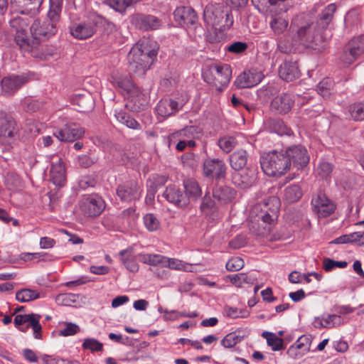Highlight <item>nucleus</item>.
<instances>
[{
  "instance_id": "42",
  "label": "nucleus",
  "mask_w": 364,
  "mask_h": 364,
  "mask_svg": "<svg viewBox=\"0 0 364 364\" xmlns=\"http://www.w3.org/2000/svg\"><path fill=\"white\" fill-rule=\"evenodd\" d=\"M115 117L119 122H120L122 124H124L125 126L130 129H141L140 124L124 111L121 110L118 112H116Z\"/></svg>"
},
{
  "instance_id": "63",
  "label": "nucleus",
  "mask_w": 364,
  "mask_h": 364,
  "mask_svg": "<svg viewBox=\"0 0 364 364\" xmlns=\"http://www.w3.org/2000/svg\"><path fill=\"white\" fill-rule=\"evenodd\" d=\"M331 86L332 82L330 79H323L317 86L318 92L323 97H326L329 94V90Z\"/></svg>"
},
{
  "instance_id": "44",
  "label": "nucleus",
  "mask_w": 364,
  "mask_h": 364,
  "mask_svg": "<svg viewBox=\"0 0 364 364\" xmlns=\"http://www.w3.org/2000/svg\"><path fill=\"white\" fill-rule=\"evenodd\" d=\"M262 336L267 340L268 346H271L273 350L277 351L284 349L283 340L276 334L264 331L262 333Z\"/></svg>"
},
{
  "instance_id": "61",
  "label": "nucleus",
  "mask_w": 364,
  "mask_h": 364,
  "mask_svg": "<svg viewBox=\"0 0 364 364\" xmlns=\"http://www.w3.org/2000/svg\"><path fill=\"white\" fill-rule=\"evenodd\" d=\"M316 170L318 175L325 178L328 177L331 173L333 171V166L328 162L322 161L318 164Z\"/></svg>"
},
{
  "instance_id": "2",
  "label": "nucleus",
  "mask_w": 364,
  "mask_h": 364,
  "mask_svg": "<svg viewBox=\"0 0 364 364\" xmlns=\"http://www.w3.org/2000/svg\"><path fill=\"white\" fill-rule=\"evenodd\" d=\"M292 25L297 28L295 38L304 45L316 49V46L321 41L322 36L314 18L308 14H300L294 18Z\"/></svg>"
},
{
  "instance_id": "16",
  "label": "nucleus",
  "mask_w": 364,
  "mask_h": 364,
  "mask_svg": "<svg viewBox=\"0 0 364 364\" xmlns=\"http://www.w3.org/2000/svg\"><path fill=\"white\" fill-rule=\"evenodd\" d=\"M257 175V171L254 168H247L242 172L235 171L232 175V181L235 186L247 188L255 183Z\"/></svg>"
},
{
  "instance_id": "59",
  "label": "nucleus",
  "mask_w": 364,
  "mask_h": 364,
  "mask_svg": "<svg viewBox=\"0 0 364 364\" xmlns=\"http://www.w3.org/2000/svg\"><path fill=\"white\" fill-rule=\"evenodd\" d=\"M244 267V261L241 257H235L231 258L226 263V269L228 271H239Z\"/></svg>"
},
{
  "instance_id": "48",
  "label": "nucleus",
  "mask_w": 364,
  "mask_h": 364,
  "mask_svg": "<svg viewBox=\"0 0 364 364\" xmlns=\"http://www.w3.org/2000/svg\"><path fill=\"white\" fill-rule=\"evenodd\" d=\"M138 257L139 259L144 264L162 267L164 256L155 254H139Z\"/></svg>"
},
{
  "instance_id": "43",
  "label": "nucleus",
  "mask_w": 364,
  "mask_h": 364,
  "mask_svg": "<svg viewBox=\"0 0 364 364\" xmlns=\"http://www.w3.org/2000/svg\"><path fill=\"white\" fill-rule=\"evenodd\" d=\"M139 0H105V3L115 11L122 13Z\"/></svg>"
},
{
  "instance_id": "47",
  "label": "nucleus",
  "mask_w": 364,
  "mask_h": 364,
  "mask_svg": "<svg viewBox=\"0 0 364 364\" xmlns=\"http://www.w3.org/2000/svg\"><path fill=\"white\" fill-rule=\"evenodd\" d=\"M74 102L79 107L81 112H87L93 108V101L90 95H80L74 100Z\"/></svg>"
},
{
  "instance_id": "28",
  "label": "nucleus",
  "mask_w": 364,
  "mask_h": 364,
  "mask_svg": "<svg viewBox=\"0 0 364 364\" xmlns=\"http://www.w3.org/2000/svg\"><path fill=\"white\" fill-rule=\"evenodd\" d=\"M10 33L13 38L28 32L29 20L28 18L16 16L9 21Z\"/></svg>"
},
{
  "instance_id": "4",
  "label": "nucleus",
  "mask_w": 364,
  "mask_h": 364,
  "mask_svg": "<svg viewBox=\"0 0 364 364\" xmlns=\"http://www.w3.org/2000/svg\"><path fill=\"white\" fill-rule=\"evenodd\" d=\"M204 80L222 91L227 87L232 77V69L226 63H213L208 65L203 73Z\"/></svg>"
},
{
  "instance_id": "22",
  "label": "nucleus",
  "mask_w": 364,
  "mask_h": 364,
  "mask_svg": "<svg viewBox=\"0 0 364 364\" xmlns=\"http://www.w3.org/2000/svg\"><path fill=\"white\" fill-rule=\"evenodd\" d=\"M183 106V103L172 99H162L157 104L156 110L159 115L167 117L176 114Z\"/></svg>"
},
{
  "instance_id": "64",
  "label": "nucleus",
  "mask_w": 364,
  "mask_h": 364,
  "mask_svg": "<svg viewBox=\"0 0 364 364\" xmlns=\"http://www.w3.org/2000/svg\"><path fill=\"white\" fill-rule=\"evenodd\" d=\"M247 48V44L245 42L237 41L230 44L228 47V50L232 53H241Z\"/></svg>"
},
{
  "instance_id": "5",
  "label": "nucleus",
  "mask_w": 364,
  "mask_h": 364,
  "mask_svg": "<svg viewBox=\"0 0 364 364\" xmlns=\"http://www.w3.org/2000/svg\"><path fill=\"white\" fill-rule=\"evenodd\" d=\"M203 18L208 25L212 27L219 26L220 30L228 29L233 24L231 11L225 9V7L219 4L207 5L204 9Z\"/></svg>"
},
{
  "instance_id": "35",
  "label": "nucleus",
  "mask_w": 364,
  "mask_h": 364,
  "mask_svg": "<svg viewBox=\"0 0 364 364\" xmlns=\"http://www.w3.org/2000/svg\"><path fill=\"white\" fill-rule=\"evenodd\" d=\"M162 267L171 269L192 272V265L175 258L164 257Z\"/></svg>"
},
{
  "instance_id": "52",
  "label": "nucleus",
  "mask_w": 364,
  "mask_h": 364,
  "mask_svg": "<svg viewBox=\"0 0 364 364\" xmlns=\"http://www.w3.org/2000/svg\"><path fill=\"white\" fill-rule=\"evenodd\" d=\"M144 223L146 229L149 231H156L160 227L159 220L152 213H148L144 217Z\"/></svg>"
},
{
  "instance_id": "54",
  "label": "nucleus",
  "mask_w": 364,
  "mask_h": 364,
  "mask_svg": "<svg viewBox=\"0 0 364 364\" xmlns=\"http://www.w3.org/2000/svg\"><path fill=\"white\" fill-rule=\"evenodd\" d=\"M349 111L351 117L355 121L364 120V103L353 105L350 107Z\"/></svg>"
},
{
  "instance_id": "39",
  "label": "nucleus",
  "mask_w": 364,
  "mask_h": 364,
  "mask_svg": "<svg viewBox=\"0 0 364 364\" xmlns=\"http://www.w3.org/2000/svg\"><path fill=\"white\" fill-rule=\"evenodd\" d=\"M186 197L196 200L201 196L202 191L198 183L192 179L184 181Z\"/></svg>"
},
{
  "instance_id": "8",
  "label": "nucleus",
  "mask_w": 364,
  "mask_h": 364,
  "mask_svg": "<svg viewBox=\"0 0 364 364\" xmlns=\"http://www.w3.org/2000/svg\"><path fill=\"white\" fill-rule=\"evenodd\" d=\"M285 157L289 161V168L293 166L297 169L303 168L309 161L307 150L301 146L288 147L284 151Z\"/></svg>"
},
{
  "instance_id": "6",
  "label": "nucleus",
  "mask_w": 364,
  "mask_h": 364,
  "mask_svg": "<svg viewBox=\"0 0 364 364\" xmlns=\"http://www.w3.org/2000/svg\"><path fill=\"white\" fill-rule=\"evenodd\" d=\"M14 41L21 52L31 54L33 58L41 60L46 59L48 54L43 46L39 39L33 35L31 36L28 32L14 38Z\"/></svg>"
},
{
  "instance_id": "27",
  "label": "nucleus",
  "mask_w": 364,
  "mask_h": 364,
  "mask_svg": "<svg viewBox=\"0 0 364 364\" xmlns=\"http://www.w3.org/2000/svg\"><path fill=\"white\" fill-rule=\"evenodd\" d=\"M26 82L27 78L23 76L11 75L4 77L1 81L2 91L5 94L14 93Z\"/></svg>"
},
{
  "instance_id": "38",
  "label": "nucleus",
  "mask_w": 364,
  "mask_h": 364,
  "mask_svg": "<svg viewBox=\"0 0 364 364\" xmlns=\"http://www.w3.org/2000/svg\"><path fill=\"white\" fill-rule=\"evenodd\" d=\"M122 261L126 268L132 272H136L139 270V265L132 256V251L130 250H124L119 252Z\"/></svg>"
},
{
  "instance_id": "23",
  "label": "nucleus",
  "mask_w": 364,
  "mask_h": 364,
  "mask_svg": "<svg viewBox=\"0 0 364 364\" xmlns=\"http://www.w3.org/2000/svg\"><path fill=\"white\" fill-rule=\"evenodd\" d=\"M128 102L126 107L132 112H138L145 108L147 105V97L138 88L132 90L128 95Z\"/></svg>"
},
{
  "instance_id": "15",
  "label": "nucleus",
  "mask_w": 364,
  "mask_h": 364,
  "mask_svg": "<svg viewBox=\"0 0 364 364\" xmlns=\"http://www.w3.org/2000/svg\"><path fill=\"white\" fill-rule=\"evenodd\" d=\"M141 189L136 181H129L119 186L117 189V194L119 198L127 202H131L139 198Z\"/></svg>"
},
{
  "instance_id": "60",
  "label": "nucleus",
  "mask_w": 364,
  "mask_h": 364,
  "mask_svg": "<svg viewBox=\"0 0 364 364\" xmlns=\"http://www.w3.org/2000/svg\"><path fill=\"white\" fill-rule=\"evenodd\" d=\"M82 347L92 351H101L103 346L102 343L95 338H86L83 342Z\"/></svg>"
},
{
  "instance_id": "29",
  "label": "nucleus",
  "mask_w": 364,
  "mask_h": 364,
  "mask_svg": "<svg viewBox=\"0 0 364 364\" xmlns=\"http://www.w3.org/2000/svg\"><path fill=\"white\" fill-rule=\"evenodd\" d=\"M269 25L275 36H281L287 30L289 20L282 15L273 14L270 16Z\"/></svg>"
},
{
  "instance_id": "41",
  "label": "nucleus",
  "mask_w": 364,
  "mask_h": 364,
  "mask_svg": "<svg viewBox=\"0 0 364 364\" xmlns=\"http://www.w3.org/2000/svg\"><path fill=\"white\" fill-rule=\"evenodd\" d=\"M218 145L224 153L228 154L237 145V140L235 136L226 135L219 138Z\"/></svg>"
},
{
  "instance_id": "51",
  "label": "nucleus",
  "mask_w": 364,
  "mask_h": 364,
  "mask_svg": "<svg viewBox=\"0 0 364 364\" xmlns=\"http://www.w3.org/2000/svg\"><path fill=\"white\" fill-rule=\"evenodd\" d=\"M311 344V338L310 336L303 335L297 339L294 345L301 350V354H306L310 350Z\"/></svg>"
},
{
  "instance_id": "30",
  "label": "nucleus",
  "mask_w": 364,
  "mask_h": 364,
  "mask_svg": "<svg viewBox=\"0 0 364 364\" xmlns=\"http://www.w3.org/2000/svg\"><path fill=\"white\" fill-rule=\"evenodd\" d=\"M235 195V191L227 186L218 185L213 190L214 198L222 203L231 202Z\"/></svg>"
},
{
  "instance_id": "10",
  "label": "nucleus",
  "mask_w": 364,
  "mask_h": 364,
  "mask_svg": "<svg viewBox=\"0 0 364 364\" xmlns=\"http://www.w3.org/2000/svg\"><path fill=\"white\" fill-rule=\"evenodd\" d=\"M226 171L227 166L222 159H207L203 162V173L206 177L220 180L225 177Z\"/></svg>"
},
{
  "instance_id": "21",
  "label": "nucleus",
  "mask_w": 364,
  "mask_h": 364,
  "mask_svg": "<svg viewBox=\"0 0 364 364\" xmlns=\"http://www.w3.org/2000/svg\"><path fill=\"white\" fill-rule=\"evenodd\" d=\"M294 100L291 96L283 93L276 96L271 102L270 107L272 112L277 114L288 113L294 105Z\"/></svg>"
},
{
  "instance_id": "58",
  "label": "nucleus",
  "mask_w": 364,
  "mask_h": 364,
  "mask_svg": "<svg viewBox=\"0 0 364 364\" xmlns=\"http://www.w3.org/2000/svg\"><path fill=\"white\" fill-rule=\"evenodd\" d=\"M200 209L207 215L214 213L216 210L215 203L210 197L205 196L200 205Z\"/></svg>"
},
{
  "instance_id": "36",
  "label": "nucleus",
  "mask_w": 364,
  "mask_h": 364,
  "mask_svg": "<svg viewBox=\"0 0 364 364\" xmlns=\"http://www.w3.org/2000/svg\"><path fill=\"white\" fill-rule=\"evenodd\" d=\"M41 297V293L35 289L28 288L21 289L16 291V299L19 302H29Z\"/></svg>"
},
{
  "instance_id": "9",
  "label": "nucleus",
  "mask_w": 364,
  "mask_h": 364,
  "mask_svg": "<svg viewBox=\"0 0 364 364\" xmlns=\"http://www.w3.org/2000/svg\"><path fill=\"white\" fill-rule=\"evenodd\" d=\"M364 53V35L353 38L345 47L342 60L351 64L359 55Z\"/></svg>"
},
{
  "instance_id": "11",
  "label": "nucleus",
  "mask_w": 364,
  "mask_h": 364,
  "mask_svg": "<svg viewBox=\"0 0 364 364\" xmlns=\"http://www.w3.org/2000/svg\"><path fill=\"white\" fill-rule=\"evenodd\" d=\"M80 209L86 216L97 217L105 209V202L97 196H90L82 200Z\"/></svg>"
},
{
  "instance_id": "26",
  "label": "nucleus",
  "mask_w": 364,
  "mask_h": 364,
  "mask_svg": "<svg viewBox=\"0 0 364 364\" xmlns=\"http://www.w3.org/2000/svg\"><path fill=\"white\" fill-rule=\"evenodd\" d=\"M279 75L282 80L290 82L299 78L300 72L296 62L286 61L280 65Z\"/></svg>"
},
{
  "instance_id": "32",
  "label": "nucleus",
  "mask_w": 364,
  "mask_h": 364,
  "mask_svg": "<svg viewBox=\"0 0 364 364\" xmlns=\"http://www.w3.org/2000/svg\"><path fill=\"white\" fill-rule=\"evenodd\" d=\"M247 161V154L245 150H237L230 156V166L235 171L242 170Z\"/></svg>"
},
{
  "instance_id": "34",
  "label": "nucleus",
  "mask_w": 364,
  "mask_h": 364,
  "mask_svg": "<svg viewBox=\"0 0 364 364\" xmlns=\"http://www.w3.org/2000/svg\"><path fill=\"white\" fill-rule=\"evenodd\" d=\"M267 125L271 132H275L279 135H291V130L287 127L284 123L278 118L269 119L267 121Z\"/></svg>"
},
{
  "instance_id": "3",
  "label": "nucleus",
  "mask_w": 364,
  "mask_h": 364,
  "mask_svg": "<svg viewBox=\"0 0 364 364\" xmlns=\"http://www.w3.org/2000/svg\"><path fill=\"white\" fill-rule=\"evenodd\" d=\"M260 164L264 173L269 176H280L289 170V161L283 151L264 154Z\"/></svg>"
},
{
  "instance_id": "55",
  "label": "nucleus",
  "mask_w": 364,
  "mask_h": 364,
  "mask_svg": "<svg viewBox=\"0 0 364 364\" xmlns=\"http://www.w3.org/2000/svg\"><path fill=\"white\" fill-rule=\"evenodd\" d=\"M348 265V262L346 261H335L330 258H325L323 260V269L326 272H330L334 268H345Z\"/></svg>"
},
{
  "instance_id": "7",
  "label": "nucleus",
  "mask_w": 364,
  "mask_h": 364,
  "mask_svg": "<svg viewBox=\"0 0 364 364\" xmlns=\"http://www.w3.org/2000/svg\"><path fill=\"white\" fill-rule=\"evenodd\" d=\"M311 206L313 212L318 218H326L333 213L336 210L335 203L321 192L312 198Z\"/></svg>"
},
{
  "instance_id": "19",
  "label": "nucleus",
  "mask_w": 364,
  "mask_h": 364,
  "mask_svg": "<svg viewBox=\"0 0 364 364\" xmlns=\"http://www.w3.org/2000/svg\"><path fill=\"white\" fill-rule=\"evenodd\" d=\"M173 14L175 20L183 26H193L198 20L196 12L189 6L178 7Z\"/></svg>"
},
{
  "instance_id": "45",
  "label": "nucleus",
  "mask_w": 364,
  "mask_h": 364,
  "mask_svg": "<svg viewBox=\"0 0 364 364\" xmlns=\"http://www.w3.org/2000/svg\"><path fill=\"white\" fill-rule=\"evenodd\" d=\"M302 191L298 185H290L284 190V199L289 203H294L301 198Z\"/></svg>"
},
{
  "instance_id": "18",
  "label": "nucleus",
  "mask_w": 364,
  "mask_h": 364,
  "mask_svg": "<svg viewBox=\"0 0 364 364\" xmlns=\"http://www.w3.org/2000/svg\"><path fill=\"white\" fill-rule=\"evenodd\" d=\"M85 134L82 127H77L75 125H65L63 128L54 133V136L60 141H74L81 138Z\"/></svg>"
},
{
  "instance_id": "56",
  "label": "nucleus",
  "mask_w": 364,
  "mask_h": 364,
  "mask_svg": "<svg viewBox=\"0 0 364 364\" xmlns=\"http://www.w3.org/2000/svg\"><path fill=\"white\" fill-rule=\"evenodd\" d=\"M225 312L228 316L232 318H247L250 312L245 309H237L233 307H225Z\"/></svg>"
},
{
  "instance_id": "20",
  "label": "nucleus",
  "mask_w": 364,
  "mask_h": 364,
  "mask_svg": "<svg viewBox=\"0 0 364 364\" xmlns=\"http://www.w3.org/2000/svg\"><path fill=\"white\" fill-rule=\"evenodd\" d=\"M70 29L74 38L83 40L93 36L96 31V24L93 21H85L73 25Z\"/></svg>"
},
{
  "instance_id": "40",
  "label": "nucleus",
  "mask_w": 364,
  "mask_h": 364,
  "mask_svg": "<svg viewBox=\"0 0 364 364\" xmlns=\"http://www.w3.org/2000/svg\"><path fill=\"white\" fill-rule=\"evenodd\" d=\"M61 10L62 1H51L50 9L48 12V18L46 20L56 26L57 23L60 20Z\"/></svg>"
},
{
  "instance_id": "50",
  "label": "nucleus",
  "mask_w": 364,
  "mask_h": 364,
  "mask_svg": "<svg viewBox=\"0 0 364 364\" xmlns=\"http://www.w3.org/2000/svg\"><path fill=\"white\" fill-rule=\"evenodd\" d=\"M5 184L10 190H16L22 186V181L18 174L9 172L5 177Z\"/></svg>"
},
{
  "instance_id": "25",
  "label": "nucleus",
  "mask_w": 364,
  "mask_h": 364,
  "mask_svg": "<svg viewBox=\"0 0 364 364\" xmlns=\"http://www.w3.org/2000/svg\"><path fill=\"white\" fill-rule=\"evenodd\" d=\"M336 10V5L335 4H330L321 11L316 21L315 22L316 27L318 28V31L321 32L330 26L334 18V14Z\"/></svg>"
},
{
  "instance_id": "1",
  "label": "nucleus",
  "mask_w": 364,
  "mask_h": 364,
  "mask_svg": "<svg viewBox=\"0 0 364 364\" xmlns=\"http://www.w3.org/2000/svg\"><path fill=\"white\" fill-rule=\"evenodd\" d=\"M156 51L151 49L146 42L136 43L128 54L129 70L137 77H141L150 68Z\"/></svg>"
},
{
  "instance_id": "31",
  "label": "nucleus",
  "mask_w": 364,
  "mask_h": 364,
  "mask_svg": "<svg viewBox=\"0 0 364 364\" xmlns=\"http://www.w3.org/2000/svg\"><path fill=\"white\" fill-rule=\"evenodd\" d=\"M251 72H243L235 80V85L237 88L251 87L260 82L259 76Z\"/></svg>"
},
{
  "instance_id": "13",
  "label": "nucleus",
  "mask_w": 364,
  "mask_h": 364,
  "mask_svg": "<svg viewBox=\"0 0 364 364\" xmlns=\"http://www.w3.org/2000/svg\"><path fill=\"white\" fill-rule=\"evenodd\" d=\"M50 170V180L56 186H63L65 183V168L62 159L55 155L52 156Z\"/></svg>"
},
{
  "instance_id": "49",
  "label": "nucleus",
  "mask_w": 364,
  "mask_h": 364,
  "mask_svg": "<svg viewBox=\"0 0 364 364\" xmlns=\"http://www.w3.org/2000/svg\"><path fill=\"white\" fill-rule=\"evenodd\" d=\"M114 83L119 88L122 89L125 91L128 95L132 92V90L136 89L137 87H134L132 82L129 79V77H114Z\"/></svg>"
},
{
  "instance_id": "62",
  "label": "nucleus",
  "mask_w": 364,
  "mask_h": 364,
  "mask_svg": "<svg viewBox=\"0 0 364 364\" xmlns=\"http://www.w3.org/2000/svg\"><path fill=\"white\" fill-rule=\"evenodd\" d=\"M80 331V327L73 323H65V328L59 331V335L63 336H73Z\"/></svg>"
},
{
  "instance_id": "33",
  "label": "nucleus",
  "mask_w": 364,
  "mask_h": 364,
  "mask_svg": "<svg viewBox=\"0 0 364 364\" xmlns=\"http://www.w3.org/2000/svg\"><path fill=\"white\" fill-rule=\"evenodd\" d=\"M43 1V0H18L23 9L20 13L33 16L38 13Z\"/></svg>"
},
{
  "instance_id": "57",
  "label": "nucleus",
  "mask_w": 364,
  "mask_h": 364,
  "mask_svg": "<svg viewBox=\"0 0 364 364\" xmlns=\"http://www.w3.org/2000/svg\"><path fill=\"white\" fill-rule=\"evenodd\" d=\"M242 337L232 332L226 335L221 341V345L225 348H232L239 343Z\"/></svg>"
},
{
  "instance_id": "37",
  "label": "nucleus",
  "mask_w": 364,
  "mask_h": 364,
  "mask_svg": "<svg viewBox=\"0 0 364 364\" xmlns=\"http://www.w3.org/2000/svg\"><path fill=\"white\" fill-rule=\"evenodd\" d=\"M269 201L274 204V208L270 209L269 212H262L259 215H257L258 218L261 219L264 223L269 225L277 219V213L278 210V205L279 204V199L275 197L270 198Z\"/></svg>"
},
{
  "instance_id": "24",
  "label": "nucleus",
  "mask_w": 364,
  "mask_h": 364,
  "mask_svg": "<svg viewBox=\"0 0 364 364\" xmlns=\"http://www.w3.org/2000/svg\"><path fill=\"white\" fill-rule=\"evenodd\" d=\"M164 196L169 202L178 207H183L188 205V199L183 192L176 186L166 187Z\"/></svg>"
},
{
  "instance_id": "53",
  "label": "nucleus",
  "mask_w": 364,
  "mask_h": 364,
  "mask_svg": "<svg viewBox=\"0 0 364 364\" xmlns=\"http://www.w3.org/2000/svg\"><path fill=\"white\" fill-rule=\"evenodd\" d=\"M323 317L324 328H331L336 326H341L343 323V321L340 315L338 314H328Z\"/></svg>"
},
{
  "instance_id": "12",
  "label": "nucleus",
  "mask_w": 364,
  "mask_h": 364,
  "mask_svg": "<svg viewBox=\"0 0 364 364\" xmlns=\"http://www.w3.org/2000/svg\"><path fill=\"white\" fill-rule=\"evenodd\" d=\"M130 22L136 28L144 31L158 29L161 24V21L157 17L142 14H136L131 16Z\"/></svg>"
},
{
  "instance_id": "46",
  "label": "nucleus",
  "mask_w": 364,
  "mask_h": 364,
  "mask_svg": "<svg viewBox=\"0 0 364 364\" xmlns=\"http://www.w3.org/2000/svg\"><path fill=\"white\" fill-rule=\"evenodd\" d=\"M226 278L237 287H242L245 284H252L255 281V279L252 277L245 273L228 275Z\"/></svg>"
},
{
  "instance_id": "14",
  "label": "nucleus",
  "mask_w": 364,
  "mask_h": 364,
  "mask_svg": "<svg viewBox=\"0 0 364 364\" xmlns=\"http://www.w3.org/2000/svg\"><path fill=\"white\" fill-rule=\"evenodd\" d=\"M15 122L14 119L0 111V141L3 143H11L15 130Z\"/></svg>"
},
{
  "instance_id": "17",
  "label": "nucleus",
  "mask_w": 364,
  "mask_h": 364,
  "mask_svg": "<svg viewBox=\"0 0 364 364\" xmlns=\"http://www.w3.org/2000/svg\"><path fill=\"white\" fill-rule=\"evenodd\" d=\"M30 31L31 35L38 39L41 36L50 37L55 35L57 28L46 19L43 21L35 20L30 27Z\"/></svg>"
}]
</instances>
